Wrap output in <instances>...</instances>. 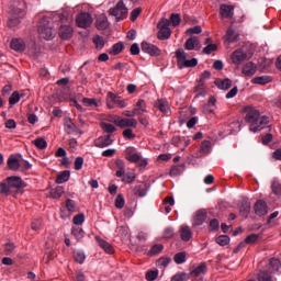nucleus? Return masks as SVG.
Returning <instances> with one entry per match:
<instances>
[{"instance_id":"nucleus-41","label":"nucleus","mask_w":281,"mask_h":281,"mask_svg":"<svg viewBox=\"0 0 281 281\" xmlns=\"http://www.w3.org/2000/svg\"><path fill=\"white\" fill-rule=\"evenodd\" d=\"M183 170H186V166L178 165L171 168L170 176L171 177H179V175H183Z\"/></svg>"},{"instance_id":"nucleus-63","label":"nucleus","mask_w":281,"mask_h":281,"mask_svg":"<svg viewBox=\"0 0 281 281\" xmlns=\"http://www.w3.org/2000/svg\"><path fill=\"white\" fill-rule=\"evenodd\" d=\"M201 32H203V29L201 27V25H195L193 27H190L187 30V34H201Z\"/></svg>"},{"instance_id":"nucleus-19","label":"nucleus","mask_w":281,"mask_h":281,"mask_svg":"<svg viewBox=\"0 0 281 281\" xmlns=\"http://www.w3.org/2000/svg\"><path fill=\"white\" fill-rule=\"evenodd\" d=\"M125 155H126L127 161H131V164H137L139 161V159L142 158V155L137 154L135 151V148H133V147H128L125 150Z\"/></svg>"},{"instance_id":"nucleus-46","label":"nucleus","mask_w":281,"mask_h":281,"mask_svg":"<svg viewBox=\"0 0 281 281\" xmlns=\"http://www.w3.org/2000/svg\"><path fill=\"white\" fill-rule=\"evenodd\" d=\"M92 41L95 45V49H103V47H104V37L103 36L94 35Z\"/></svg>"},{"instance_id":"nucleus-14","label":"nucleus","mask_w":281,"mask_h":281,"mask_svg":"<svg viewBox=\"0 0 281 281\" xmlns=\"http://www.w3.org/2000/svg\"><path fill=\"white\" fill-rule=\"evenodd\" d=\"M179 234L183 243H190L192 239V228L188 225H182L179 229Z\"/></svg>"},{"instance_id":"nucleus-9","label":"nucleus","mask_w":281,"mask_h":281,"mask_svg":"<svg viewBox=\"0 0 281 281\" xmlns=\"http://www.w3.org/2000/svg\"><path fill=\"white\" fill-rule=\"evenodd\" d=\"M108 100H110L112 104H115L119 109H126V106H128L126 100L122 99V97H117V94L113 92H108Z\"/></svg>"},{"instance_id":"nucleus-11","label":"nucleus","mask_w":281,"mask_h":281,"mask_svg":"<svg viewBox=\"0 0 281 281\" xmlns=\"http://www.w3.org/2000/svg\"><path fill=\"white\" fill-rule=\"evenodd\" d=\"M119 128H137V120L119 117Z\"/></svg>"},{"instance_id":"nucleus-50","label":"nucleus","mask_w":281,"mask_h":281,"mask_svg":"<svg viewBox=\"0 0 281 281\" xmlns=\"http://www.w3.org/2000/svg\"><path fill=\"white\" fill-rule=\"evenodd\" d=\"M190 280V276L186 272H180L175 274L170 281H189Z\"/></svg>"},{"instance_id":"nucleus-49","label":"nucleus","mask_w":281,"mask_h":281,"mask_svg":"<svg viewBox=\"0 0 281 281\" xmlns=\"http://www.w3.org/2000/svg\"><path fill=\"white\" fill-rule=\"evenodd\" d=\"M21 101V92L14 91L11 97L9 98V104L11 106H14V104H18V102Z\"/></svg>"},{"instance_id":"nucleus-60","label":"nucleus","mask_w":281,"mask_h":281,"mask_svg":"<svg viewBox=\"0 0 281 281\" xmlns=\"http://www.w3.org/2000/svg\"><path fill=\"white\" fill-rule=\"evenodd\" d=\"M216 49H218V46H216V44H207L203 48V54H206V56H210V54H212V52H216Z\"/></svg>"},{"instance_id":"nucleus-28","label":"nucleus","mask_w":281,"mask_h":281,"mask_svg":"<svg viewBox=\"0 0 281 281\" xmlns=\"http://www.w3.org/2000/svg\"><path fill=\"white\" fill-rule=\"evenodd\" d=\"M241 72L244 74V76L248 77L256 76V65H254V63L251 61L245 64Z\"/></svg>"},{"instance_id":"nucleus-45","label":"nucleus","mask_w":281,"mask_h":281,"mask_svg":"<svg viewBox=\"0 0 281 281\" xmlns=\"http://www.w3.org/2000/svg\"><path fill=\"white\" fill-rule=\"evenodd\" d=\"M101 128L102 131H104V133H108V135H111L112 133H115V131H117L116 127H114L113 124L110 123H101Z\"/></svg>"},{"instance_id":"nucleus-2","label":"nucleus","mask_w":281,"mask_h":281,"mask_svg":"<svg viewBox=\"0 0 281 281\" xmlns=\"http://www.w3.org/2000/svg\"><path fill=\"white\" fill-rule=\"evenodd\" d=\"M176 58L178 60V67L180 69H183V67H196V65H199V60L196 58H192L189 60L187 59L188 55L186 54V50H183V48H178L176 50Z\"/></svg>"},{"instance_id":"nucleus-29","label":"nucleus","mask_w":281,"mask_h":281,"mask_svg":"<svg viewBox=\"0 0 281 281\" xmlns=\"http://www.w3.org/2000/svg\"><path fill=\"white\" fill-rule=\"evenodd\" d=\"M144 113H146V101L143 99H139L136 103V106L134 108V114L144 115Z\"/></svg>"},{"instance_id":"nucleus-56","label":"nucleus","mask_w":281,"mask_h":281,"mask_svg":"<svg viewBox=\"0 0 281 281\" xmlns=\"http://www.w3.org/2000/svg\"><path fill=\"white\" fill-rule=\"evenodd\" d=\"M33 144L40 150H45V148H47V140H45V138H37L33 142Z\"/></svg>"},{"instance_id":"nucleus-10","label":"nucleus","mask_w":281,"mask_h":281,"mask_svg":"<svg viewBox=\"0 0 281 281\" xmlns=\"http://www.w3.org/2000/svg\"><path fill=\"white\" fill-rule=\"evenodd\" d=\"M64 128L67 135H78V133H80L78 126L69 117L65 119Z\"/></svg>"},{"instance_id":"nucleus-13","label":"nucleus","mask_w":281,"mask_h":281,"mask_svg":"<svg viewBox=\"0 0 281 281\" xmlns=\"http://www.w3.org/2000/svg\"><path fill=\"white\" fill-rule=\"evenodd\" d=\"M220 14L222 19H233L234 18V5L221 4Z\"/></svg>"},{"instance_id":"nucleus-42","label":"nucleus","mask_w":281,"mask_h":281,"mask_svg":"<svg viewBox=\"0 0 281 281\" xmlns=\"http://www.w3.org/2000/svg\"><path fill=\"white\" fill-rule=\"evenodd\" d=\"M215 85L218 89L227 90L232 87V81L229 79L217 80L215 81Z\"/></svg>"},{"instance_id":"nucleus-31","label":"nucleus","mask_w":281,"mask_h":281,"mask_svg":"<svg viewBox=\"0 0 281 281\" xmlns=\"http://www.w3.org/2000/svg\"><path fill=\"white\" fill-rule=\"evenodd\" d=\"M225 38L227 43H236V41H238V33H236V31H234V27L231 26L226 31Z\"/></svg>"},{"instance_id":"nucleus-24","label":"nucleus","mask_w":281,"mask_h":281,"mask_svg":"<svg viewBox=\"0 0 281 281\" xmlns=\"http://www.w3.org/2000/svg\"><path fill=\"white\" fill-rule=\"evenodd\" d=\"M59 36L64 40L71 38V36H74V27L69 24L61 25L59 29Z\"/></svg>"},{"instance_id":"nucleus-26","label":"nucleus","mask_w":281,"mask_h":281,"mask_svg":"<svg viewBox=\"0 0 281 281\" xmlns=\"http://www.w3.org/2000/svg\"><path fill=\"white\" fill-rule=\"evenodd\" d=\"M214 106H216V98L211 95L209 98V102L203 105V113L206 115L210 113H214Z\"/></svg>"},{"instance_id":"nucleus-20","label":"nucleus","mask_w":281,"mask_h":281,"mask_svg":"<svg viewBox=\"0 0 281 281\" xmlns=\"http://www.w3.org/2000/svg\"><path fill=\"white\" fill-rule=\"evenodd\" d=\"M10 47L13 52H25V41L23 38H12Z\"/></svg>"},{"instance_id":"nucleus-6","label":"nucleus","mask_w":281,"mask_h":281,"mask_svg":"<svg viewBox=\"0 0 281 281\" xmlns=\"http://www.w3.org/2000/svg\"><path fill=\"white\" fill-rule=\"evenodd\" d=\"M246 122H248V124H258L259 120H260V111L254 109V108H246Z\"/></svg>"},{"instance_id":"nucleus-22","label":"nucleus","mask_w":281,"mask_h":281,"mask_svg":"<svg viewBox=\"0 0 281 281\" xmlns=\"http://www.w3.org/2000/svg\"><path fill=\"white\" fill-rule=\"evenodd\" d=\"M207 221V213L205 211H198L193 217V226L199 227Z\"/></svg>"},{"instance_id":"nucleus-38","label":"nucleus","mask_w":281,"mask_h":281,"mask_svg":"<svg viewBox=\"0 0 281 281\" xmlns=\"http://www.w3.org/2000/svg\"><path fill=\"white\" fill-rule=\"evenodd\" d=\"M240 126H243V124L240 123V121H234L228 125V135H234L236 133H238V131H240Z\"/></svg>"},{"instance_id":"nucleus-48","label":"nucleus","mask_w":281,"mask_h":281,"mask_svg":"<svg viewBox=\"0 0 281 281\" xmlns=\"http://www.w3.org/2000/svg\"><path fill=\"white\" fill-rule=\"evenodd\" d=\"M66 210L70 212V214H74V212H78V206L76 205V201L68 199L66 201Z\"/></svg>"},{"instance_id":"nucleus-21","label":"nucleus","mask_w":281,"mask_h":281,"mask_svg":"<svg viewBox=\"0 0 281 281\" xmlns=\"http://www.w3.org/2000/svg\"><path fill=\"white\" fill-rule=\"evenodd\" d=\"M196 47L198 49H201V42L199 41V37L192 36L184 43V49H188V52H192Z\"/></svg>"},{"instance_id":"nucleus-53","label":"nucleus","mask_w":281,"mask_h":281,"mask_svg":"<svg viewBox=\"0 0 281 281\" xmlns=\"http://www.w3.org/2000/svg\"><path fill=\"white\" fill-rule=\"evenodd\" d=\"M71 234L77 240H82V238H85V231L80 227L72 228Z\"/></svg>"},{"instance_id":"nucleus-51","label":"nucleus","mask_w":281,"mask_h":281,"mask_svg":"<svg viewBox=\"0 0 281 281\" xmlns=\"http://www.w3.org/2000/svg\"><path fill=\"white\" fill-rule=\"evenodd\" d=\"M135 172H125L121 178L123 183H133V181H135Z\"/></svg>"},{"instance_id":"nucleus-30","label":"nucleus","mask_w":281,"mask_h":281,"mask_svg":"<svg viewBox=\"0 0 281 281\" xmlns=\"http://www.w3.org/2000/svg\"><path fill=\"white\" fill-rule=\"evenodd\" d=\"M115 166L117 168L116 170V177L122 178L124 177V173L126 172V164L122 159H116Z\"/></svg>"},{"instance_id":"nucleus-52","label":"nucleus","mask_w":281,"mask_h":281,"mask_svg":"<svg viewBox=\"0 0 281 281\" xmlns=\"http://www.w3.org/2000/svg\"><path fill=\"white\" fill-rule=\"evenodd\" d=\"M215 241L217 243V245H220L221 247H225L227 245H229V236L227 235H221L218 236Z\"/></svg>"},{"instance_id":"nucleus-5","label":"nucleus","mask_w":281,"mask_h":281,"mask_svg":"<svg viewBox=\"0 0 281 281\" xmlns=\"http://www.w3.org/2000/svg\"><path fill=\"white\" fill-rule=\"evenodd\" d=\"M140 49L142 52H144L145 54H148L149 56H161V49H159V47L155 46V44H150L148 42H143L140 44Z\"/></svg>"},{"instance_id":"nucleus-33","label":"nucleus","mask_w":281,"mask_h":281,"mask_svg":"<svg viewBox=\"0 0 281 281\" xmlns=\"http://www.w3.org/2000/svg\"><path fill=\"white\" fill-rule=\"evenodd\" d=\"M155 106L161 111V113H168L170 111V105L168 104V101L160 99L156 101Z\"/></svg>"},{"instance_id":"nucleus-4","label":"nucleus","mask_w":281,"mask_h":281,"mask_svg":"<svg viewBox=\"0 0 281 281\" xmlns=\"http://www.w3.org/2000/svg\"><path fill=\"white\" fill-rule=\"evenodd\" d=\"M110 14L115 16L116 21H120L128 16V9L124 4V1H119L114 8L110 9Z\"/></svg>"},{"instance_id":"nucleus-58","label":"nucleus","mask_w":281,"mask_h":281,"mask_svg":"<svg viewBox=\"0 0 281 281\" xmlns=\"http://www.w3.org/2000/svg\"><path fill=\"white\" fill-rule=\"evenodd\" d=\"M176 265H183L186 262V252H178L173 257Z\"/></svg>"},{"instance_id":"nucleus-23","label":"nucleus","mask_w":281,"mask_h":281,"mask_svg":"<svg viewBox=\"0 0 281 281\" xmlns=\"http://www.w3.org/2000/svg\"><path fill=\"white\" fill-rule=\"evenodd\" d=\"M95 240L98 245L101 247V249L105 251V254H114L115 249H113V246L109 244L106 240L102 239V237L97 236Z\"/></svg>"},{"instance_id":"nucleus-47","label":"nucleus","mask_w":281,"mask_h":281,"mask_svg":"<svg viewBox=\"0 0 281 281\" xmlns=\"http://www.w3.org/2000/svg\"><path fill=\"white\" fill-rule=\"evenodd\" d=\"M64 193H65V189L63 187H57L50 190V196L53 199H60V196H63Z\"/></svg>"},{"instance_id":"nucleus-36","label":"nucleus","mask_w":281,"mask_h":281,"mask_svg":"<svg viewBox=\"0 0 281 281\" xmlns=\"http://www.w3.org/2000/svg\"><path fill=\"white\" fill-rule=\"evenodd\" d=\"M239 212L241 216H248L249 212H251V204H249L247 201L241 202Z\"/></svg>"},{"instance_id":"nucleus-44","label":"nucleus","mask_w":281,"mask_h":281,"mask_svg":"<svg viewBox=\"0 0 281 281\" xmlns=\"http://www.w3.org/2000/svg\"><path fill=\"white\" fill-rule=\"evenodd\" d=\"M164 251V245L156 244L151 247V249L148 251V256H157Z\"/></svg>"},{"instance_id":"nucleus-55","label":"nucleus","mask_w":281,"mask_h":281,"mask_svg":"<svg viewBox=\"0 0 281 281\" xmlns=\"http://www.w3.org/2000/svg\"><path fill=\"white\" fill-rule=\"evenodd\" d=\"M124 49V44L122 43H116L112 46V49L110 50V54L112 56H117V54H121V52Z\"/></svg>"},{"instance_id":"nucleus-40","label":"nucleus","mask_w":281,"mask_h":281,"mask_svg":"<svg viewBox=\"0 0 281 281\" xmlns=\"http://www.w3.org/2000/svg\"><path fill=\"white\" fill-rule=\"evenodd\" d=\"M281 262L279 259L272 258L269 262L270 273H276V271H280Z\"/></svg>"},{"instance_id":"nucleus-18","label":"nucleus","mask_w":281,"mask_h":281,"mask_svg":"<svg viewBox=\"0 0 281 281\" xmlns=\"http://www.w3.org/2000/svg\"><path fill=\"white\" fill-rule=\"evenodd\" d=\"M16 191L11 187L7 179L0 182V194L2 196H10V194H14Z\"/></svg>"},{"instance_id":"nucleus-8","label":"nucleus","mask_w":281,"mask_h":281,"mask_svg":"<svg viewBox=\"0 0 281 281\" xmlns=\"http://www.w3.org/2000/svg\"><path fill=\"white\" fill-rule=\"evenodd\" d=\"M254 210L257 216H267V214H269V206H267V202L262 200H258L255 203Z\"/></svg>"},{"instance_id":"nucleus-32","label":"nucleus","mask_w":281,"mask_h":281,"mask_svg":"<svg viewBox=\"0 0 281 281\" xmlns=\"http://www.w3.org/2000/svg\"><path fill=\"white\" fill-rule=\"evenodd\" d=\"M271 80H272L271 76H261V77L252 78L251 83L265 86V85H269V82H271Z\"/></svg>"},{"instance_id":"nucleus-64","label":"nucleus","mask_w":281,"mask_h":281,"mask_svg":"<svg viewBox=\"0 0 281 281\" xmlns=\"http://www.w3.org/2000/svg\"><path fill=\"white\" fill-rule=\"evenodd\" d=\"M74 225H82L85 223V214H78L72 218Z\"/></svg>"},{"instance_id":"nucleus-1","label":"nucleus","mask_w":281,"mask_h":281,"mask_svg":"<svg viewBox=\"0 0 281 281\" xmlns=\"http://www.w3.org/2000/svg\"><path fill=\"white\" fill-rule=\"evenodd\" d=\"M37 32L41 38H44L45 41H52V38H54V25L47 18H43L40 21Z\"/></svg>"},{"instance_id":"nucleus-62","label":"nucleus","mask_w":281,"mask_h":281,"mask_svg":"<svg viewBox=\"0 0 281 281\" xmlns=\"http://www.w3.org/2000/svg\"><path fill=\"white\" fill-rule=\"evenodd\" d=\"M124 204H125L124 196L122 194H119L115 199V207H117V210H122V207H124Z\"/></svg>"},{"instance_id":"nucleus-34","label":"nucleus","mask_w":281,"mask_h":281,"mask_svg":"<svg viewBox=\"0 0 281 281\" xmlns=\"http://www.w3.org/2000/svg\"><path fill=\"white\" fill-rule=\"evenodd\" d=\"M170 34H172L170 27L159 29L158 38L159 41H168V38H170Z\"/></svg>"},{"instance_id":"nucleus-15","label":"nucleus","mask_w":281,"mask_h":281,"mask_svg":"<svg viewBox=\"0 0 281 281\" xmlns=\"http://www.w3.org/2000/svg\"><path fill=\"white\" fill-rule=\"evenodd\" d=\"M267 124H269V117L260 116L257 124L250 125V131L251 133H258V131H262L267 126Z\"/></svg>"},{"instance_id":"nucleus-57","label":"nucleus","mask_w":281,"mask_h":281,"mask_svg":"<svg viewBox=\"0 0 281 281\" xmlns=\"http://www.w3.org/2000/svg\"><path fill=\"white\" fill-rule=\"evenodd\" d=\"M258 281H273V278L269 272L260 271L258 274Z\"/></svg>"},{"instance_id":"nucleus-35","label":"nucleus","mask_w":281,"mask_h":281,"mask_svg":"<svg viewBox=\"0 0 281 281\" xmlns=\"http://www.w3.org/2000/svg\"><path fill=\"white\" fill-rule=\"evenodd\" d=\"M81 102L85 104V106H93L94 109L100 106V100L93 98H83Z\"/></svg>"},{"instance_id":"nucleus-37","label":"nucleus","mask_w":281,"mask_h":281,"mask_svg":"<svg viewBox=\"0 0 281 281\" xmlns=\"http://www.w3.org/2000/svg\"><path fill=\"white\" fill-rule=\"evenodd\" d=\"M7 164L9 170H13V172H16L21 168V164H19V159L16 158H9Z\"/></svg>"},{"instance_id":"nucleus-54","label":"nucleus","mask_w":281,"mask_h":281,"mask_svg":"<svg viewBox=\"0 0 281 281\" xmlns=\"http://www.w3.org/2000/svg\"><path fill=\"white\" fill-rule=\"evenodd\" d=\"M271 190H272L273 194H276L277 196H281V184H280V181L273 180L272 184H271Z\"/></svg>"},{"instance_id":"nucleus-17","label":"nucleus","mask_w":281,"mask_h":281,"mask_svg":"<svg viewBox=\"0 0 281 281\" xmlns=\"http://www.w3.org/2000/svg\"><path fill=\"white\" fill-rule=\"evenodd\" d=\"M113 144V140L111 139V135H104L94 140V146L97 148H106V146H111Z\"/></svg>"},{"instance_id":"nucleus-7","label":"nucleus","mask_w":281,"mask_h":281,"mask_svg":"<svg viewBox=\"0 0 281 281\" xmlns=\"http://www.w3.org/2000/svg\"><path fill=\"white\" fill-rule=\"evenodd\" d=\"M9 186L12 187L13 191L19 192L22 188H25V182L19 176H11L5 178Z\"/></svg>"},{"instance_id":"nucleus-3","label":"nucleus","mask_w":281,"mask_h":281,"mask_svg":"<svg viewBox=\"0 0 281 281\" xmlns=\"http://www.w3.org/2000/svg\"><path fill=\"white\" fill-rule=\"evenodd\" d=\"M76 23L77 27L87 30V27H91V25H93V15L89 12H80L76 15Z\"/></svg>"},{"instance_id":"nucleus-43","label":"nucleus","mask_w":281,"mask_h":281,"mask_svg":"<svg viewBox=\"0 0 281 281\" xmlns=\"http://www.w3.org/2000/svg\"><path fill=\"white\" fill-rule=\"evenodd\" d=\"M69 171H61L56 178V183H66V181H69Z\"/></svg>"},{"instance_id":"nucleus-27","label":"nucleus","mask_w":281,"mask_h":281,"mask_svg":"<svg viewBox=\"0 0 281 281\" xmlns=\"http://www.w3.org/2000/svg\"><path fill=\"white\" fill-rule=\"evenodd\" d=\"M95 25L99 30H106V27H109V18L104 14L99 15L95 21Z\"/></svg>"},{"instance_id":"nucleus-12","label":"nucleus","mask_w":281,"mask_h":281,"mask_svg":"<svg viewBox=\"0 0 281 281\" xmlns=\"http://www.w3.org/2000/svg\"><path fill=\"white\" fill-rule=\"evenodd\" d=\"M231 58L234 65H240L247 60V53L243 52V49H237L232 54Z\"/></svg>"},{"instance_id":"nucleus-59","label":"nucleus","mask_w":281,"mask_h":281,"mask_svg":"<svg viewBox=\"0 0 281 281\" xmlns=\"http://www.w3.org/2000/svg\"><path fill=\"white\" fill-rule=\"evenodd\" d=\"M14 249H16V246L12 241H9L4 245V251L7 256H10V254H14Z\"/></svg>"},{"instance_id":"nucleus-61","label":"nucleus","mask_w":281,"mask_h":281,"mask_svg":"<svg viewBox=\"0 0 281 281\" xmlns=\"http://www.w3.org/2000/svg\"><path fill=\"white\" fill-rule=\"evenodd\" d=\"M173 237H175V229L172 227H167L164 231L162 238H166L167 240H169L170 238H173Z\"/></svg>"},{"instance_id":"nucleus-16","label":"nucleus","mask_w":281,"mask_h":281,"mask_svg":"<svg viewBox=\"0 0 281 281\" xmlns=\"http://www.w3.org/2000/svg\"><path fill=\"white\" fill-rule=\"evenodd\" d=\"M205 273H207V266H205V263L193 266V268L191 269L192 278H203Z\"/></svg>"},{"instance_id":"nucleus-25","label":"nucleus","mask_w":281,"mask_h":281,"mask_svg":"<svg viewBox=\"0 0 281 281\" xmlns=\"http://www.w3.org/2000/svg\"><path fill=\"white\" fill-rule=\"evenodd\" d=\"M148 189H149L148 184L143 182L140 184H137L134 188V194H135V196L144 198L148 193Z\"/></svg>"},{"instance_id":"nucleus-39","label":"nucleus","mask_w":281,"mask_h":281,"mask_svg":"<svg viewBox=\"0 0 281 281\" xmlns=\"http://www.w3.org/2000/svg\"><path fill=\"white\" fill-rule=\"evenodd\" d=\"M211 150H212V142L203 140L200 146V153H203V155H210Z\"/></svg>"}]
</instances>
